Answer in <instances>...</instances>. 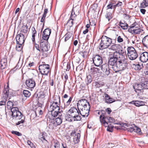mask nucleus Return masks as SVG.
<instances>
[{"instance_id": "obj_46", "label": "nucleus", "mask_w": 148, "mask_h": 148, "mask_svg": "<svg viewBox=\"0 0 148 148\" xmlns=\"http://www.w3.org/2000/svg\"><path fill=\"white\" fill-rule=\"evenodd\" d=\"M117 41L118 43H121L123 41V38L120 36H118L117 38Z\"/></svg>"}, {"instance_id": "obj_39", "label": "nucleus", "mask_w": 148, "mask_h": 148, "mask_svg": "<svg viewBox=\"0 0 148 148\" xmlns=\"http://www.w3.org/2000/svg\"><path fill=\"white\" fill-rule=\"evenodd\" d=\"M105 16L106 18L108 20V21H109L113 17L112 14L111 12H108L107 13Z\"/></svg>"}, {"instance_id": "obj_3", "label": "nucleus", "mask_w": 148, "mask_h": 148, "mask_svg": "<svg viewBox=\"0 0 148 148\" xmlns=\"http://www.w3.org/2000/svg\"><path fill=\"white\" fill-rule=\"evenodd\" d=\"M112 39L106 36H103L101 38V42L100 44L99 48L100 49H103L107 48L112 43Z\"/></svg>"}, {"instance_id": "obj_38", "label": "nucleus", "mask_w": 148, "mask_h": 148, "mask_svg": "<svg viewBox=\"0 0 148 148\" xmlns=\"http://www.w3.org/2000/svg\"><path fill=\"white\" fill-rule=\"evenodd\" d=\"M23 95L25 97H28L30 96L31 93L27 90H24L23 91Z\"/></svg>"}, {"instance_id": "obj_2", "label": "nucleus", "mask_w": 148, "mask_h": 148, "mask_svg": "<svg viewBox=\"0 0 148 148\" xmlns=\"http://www.w3.org/2000/svg\"><path fill=\"white\" fill-rule=\"evenodd\" d=\"M127 59L126 55L124 54L123 55H121L119 59H118L116 66L112 68L113 70L117 72L125 70L127 66Z\"/></svg>"}, {"instance_id": "obj_29", "label": "nucleus", "mask_w": 148, "mask_h": 148, "mask_svg": "<svg viewBox=\"0 0 148 148\" xmlns=\"http://www.w3.org/2000/svg\"><path fill=\"white\" fill-rule=\"evenodd\" d=\"M73 21L69 19L68 21L66 24L65 25V27H67V28L69 29L73 25Z\"/></svg>"}, {"instance_id": "obj_50", "label": "nucleus", "mask_w": 148, "mask_h": 148, "mask_svg": "<svg viewBox=\"0 0 148 148\" xmlns=\"http://www.w3.org/2000/svg\"><path fill=\"white\" fill-rule=\"evenodd\" d=\"M23 29L22 30V32L24 33H26L28 31V26L26 25L23 27Z\"/></svg>"}, {"instance_id": "obj_59", "label": "nucleus", "mask_w": 148, "mask_h": 148, "mask_svg": "<svg viewBox=\"0 0 148 148\" xmlns=\"http://www.w3.org/2000/svg\"><path fill=\"white\" fill-rule=\"evenodd\" d=\"M24 122V120L23 119H22L21 121H18L17 123H16L17 125H19L21 124H22Z\"/></svg>"}, {"instance_id": "obj_20", "label": "nucleus", "mask_w": 148, "mask_h": 148, "mask_svg": "<svg viewBox=\"0 0 148 148\" xmlns=\"http://www.w3.org/2000/svg\"><path fill=\"white\" fill-rule=\"evenodd\" d=\"M105 102L107 103H110L115 101L114 99L111 98L107 94H104Z\"/></svg>"}, {"instance_id": "obj_4", "label": "nucleus", "mask_w": 148, "mask_h": 148, "mask_svg": "<svg viewBox=\"0 0 148 148\" xmlns=\"http://www.w3.org/2000/svg\"><path fill=\"white\" fill-rule=\"evenodd\" d=\"M127 51V56L130 60H134L137 57V53L133 47L132 46L128 47Z\"/></svg>"}, {"instance_id": "obj_41", "label": "nucleus", "mask_w": 148, "mask_h": 148, "mask_svg": "<svg viewBox=\"0 0 148 148\" xmlns=\"http://www.w3.org/2000/svg\"><path fill=\"white\" fill-rule=\"evenodd\" d=\"M22 44H17L16 46V50L18 51H21L22 49Z\"/></svg>"}, {"instance_id": "obj_34", "label": "nucleus", "mask_w": 148, "mask_h": 148, "mask_svg": "<svg viewBox=\"0 0 148 148\" xmlns=\"http://www.w3.org/2000/svg\"><path fill=\"white\" fill-rule=\"evenodd\" d=\"M32 40L33 42H34L35 41V34L36 33V31L35 30V28L34 27H33L32 28Z\"/></svg>"}, {"instance_id": "obj_7", "label": "nucleus", "mask_w": 148, "mask_h": 148, "mask_svg": "<svg viewBox=\"0 0 148 148\" xmlns=\"http://www.w3.org/2000/svg\"><path fill=\"white\" fill-rule=\"evenodd\" d=\"M39 69L42 75H47L50 71V66L48 64L40 65Z\"/></svg>"}, {"instance_id": "obj_1", "label": "nucleus", "mask_w": 148, "mask_h": 148, "mask_svg": "<svg viewBox=\"0 0 148 148\" xmlns=\"http://www.w3.org/2000/svg\"><path fill=\"white\" fill-rule=\"evenodd\" d=\"M72 97H70L68 100L64 103V109L66 111H68L69 114L72 117V119L69 120L70 121H80L81 119V116H79V112L77 109L74 107L71 108L69 110V105L72 99Z\"/></svg>"}, {"instance_id": "obj_53", "label": "nucleus", "mask_w": 148, "mask_h": 148, "mask_svg": "<svg viewBox=\"0 0 148 148\" xmlns=\"http://www.w3.org/2000/svg\"><path fill=\"white\" fill-rule=\"evenodd\" d=\"M65 41H66L70 38L71 37V35L70 34H66L65 35Z\"/></svg>"}, {"instance_id": "obj_16", "label": "nucleus", "mask_w": 148, "mask_h": 148, "mask_svg": "<svg viewBox=\"0 0 148 148\" xmlns=\"http://www.w3.org/2000/svg\"><path fill=\"white\" fill-rule=\"evenodd\" d=\"M128 103L133 104L137 107H139L145 105L146 103L143 101L137 100L132 101L129 102Z\"/></svg>"}, {"instance_id": "obj_22", "label": "nucleus", "mask_w": 148, "mask_h": 148, "mask_svg": "<svg viewBox=\"0 0 148 148\" xmlns=\"http://www.w3.org/2000/svg\"><path fill=\"white\" fill-rule=\"evenodd\" d=\"M49 111L51 112V114L52 116L53 117H55L56 116L58 115L59 116H61L62 112H61L59 111L60 110H49Z\"/></svg>"}, {"instance_id": "obj_51", "label": "nucleus", "mask_w": 148, "mask_h": 148, "mask_svg": "<svg viewBox=\"0 0 148 148\" xmlns=\"http://www.w3.org/2000/svg\"><path fill=\"white\" fill-rule=\"evenodd\" d=\"M12 133L13 134L16 135L18 136H21L22 135V134H21V133L17 131H12Z\"/></svg>"}, {"instance_id": "obj_10", "label": "nucleus", "mask_w": 148, "mask_h": 148, "mask_svg": "<svg viewBox=\"0 0 148 148\" xmlns=\"http://www.w3.org/2000/svg\"><path fill=\"white\" fill-rule=\"evenodd\" d=\"M101 69L105 76H108L110 73V69L109 68V64H108L105 63L102 65Z\"/></svg>"}, {"instance_id": "obj_47", "label": "nucleus", "mask_w": 148, "mask_h": 148, "mask_svg": "<svg viewBox=\"0 0 148 148\" xmlns=\"http://www.w3.org/2000/svg\"><path fill=\"white\" fill-rule=\"evenodd\" d=\"M7 87L6 88H4L3 92L5 95V96L8 97L9 92V89L8 88V87H9L8 86H7Z\"/></svg>"}, {"instance_id": "obj_6", "label": "nucleus", "mask_w": 148, "mask_h": 148, "mask_svg": "<svg viewBox=\"0 0 148 148\" xmlns=\"http://www.w3.org/2000/svg\"><path fill=\"white\" fill-rule=\"evenodd\" d=\"M12 113V115L14 118H16V119H20L22 117L23 115L21 112L19 111L18 108L16 107L12 108L11 110Z\"/></svg>"}, {"instance_id": "obj_43", "label": "nucleus", "mask_w": 148, "mask_h": 148, "mask_svg": "<svg viewBox=\"0 0 148 148\" xmlns=\"http://www.w3.org/2000/svg\"><path fill=\"white\" fill-rule=\"evenodd\" d=\"M76 16V15L75 14V12L72 11L71 13L69 19L73 21L75 19Z\"/></svg>"}, {"instance_id": "obj_48", "label": "nucleus", "mask_w": 148, "mask_h": 148, "mask_svg": "<svg viewBox=\"0 0 148 148\" xmlns=\"http://www.w3.org/2000/svg\"><path fill=\"white\" fill-rule=\"evenodd\" d=\"M143 89H148V82H145L144 83H142Z\"/></svg>"}, {"instance_id": "obj_33", "label": "nucleus", "mask_w": 148, "mask_h": 148, "mask_svg": "<svg viewBox=\"0 0 148 148\" xmlns=\"http://www.w3.org/2000/svg\"><path fill=\"white\" fill-rule=\"evenodd\" d=\"M119 25L123 29H126L127 28V24L124 22H123L120 21L119 23Z\"/></svg>"}, {"instance_id": "obj_9", "label": "nucleus", "mask_w": 148, "mask_h": 148, "mask_svg": "<svg viewBox=\"0 0 148 148\" xmlns=\"http://www.w3.org/2000/svg\"><path fill=\"white\" fill-rule=\"evenodd\" d=\"M93 61L95 65L97 66H100L103 63V59L99 55H95L93 58Z\"/></svg>"}, {"instance_id": "obj_14", "label": "nucleus", "mask_w": 148, "mask_h": 148, "mask_svg": "<svg viewBox=\"0 0 148 148\" xmlns=\"http://www.w3.org/2000/svg\"><path fill=\"white\" fill-rule=\"evenodd\" d=\"M51 29L47 28L45 29L44 31L42 34V38L45 40H47L49 37L51 33Z\"/></svg>"}, {"instance_id": "obj_55", "label": "nucleus", "mask_w": 148, "mask_h": 148, "mask_svg": "<svg viewBox=\"0 0 148 148\" xmlns=\"http://www.w3.org/2000/svg\"><path fill=\"white\" fill-rule=\"evenodd\" d=\"M107 9H115V8L114 6H112L111 4L108 5L107 6Z\"/></svg>"}, {"instance_id": "obj_12", "label": "nucleus", "mask_w": 148, "mask_h": 148, "mask_svg": "<svg viewBox=\"0 0 148 148\" xmlns=\"http://www.w3.org/2000/svg\"><path fill=\"white\" fill-rule=\"evenodd\" d=\"M26 84L27 87L30 88H33L36 85L35 82L32 78L27 80L26 81Z\"/></svg>"}, {"instance_id": "obj_40", "label": "nucleus", "mask_w": 148, "mask_h": 148, "mask_svg": "<svg viewBox=\"0 0 148 148\" xmlns=\"http://www.w3.org/2000/svg\"><path fill=\"white\" fill-rule=\"evenodd\" d=\"M13 106V104L10 101H8L7 103V108L8 109H10L12 108V106Z\"/></svg>"}, {"instance_id": "obj_19", "label": "nucleus", "mask_w": 148, "mask_h": 148, "mask_svg": "<svg viewBox=\"0 0 148 148\" xmlns=\"http://www.w3.org/2000/svg\"><path fill=\"white\" fill-rule=\"evenodd\" d=\"M101 115L100 116V121L101 123L102 124L104 122L105 119L108 117L106 116V111L104 110H101Z\"/></svg>"}, {"instance_id": "obj_58", "label": "nucleus", "mask_w": 148, "mask_h": 148, "mask_svg": "<svg viewBox=\"0 0 148 148\" xmlns=\"http://www.w3.org/2000/svg\"><path fill=\"white\" fill-rule=\"evenodd\" d=\"M85 51H84V52H79V55L84 58L85 57Z\"/></svg>"}, {"instance_id": "obj_17", "label": "nucleus", "mask_w": 148, "mask_h": 148, "mask_svg": "<svg viewBox=\"0 0 148 148\" xmlns=\"http://www.w3.org/2000/svg\"><path fill=\"white\" fill-rule=\"evenodd\" d=\"M134 88V89L135 91L136 92L139 93L141 92L142 90L143 89L142 84H135L133 86Z\"/></svg>"}, {"instance_id": "obj_61", "label": "nucleus", "mask_w": 148, "mask_h": 148, "mask_svg": "<svg viewBox=\"0 0 148 148\" xmlns=\"http://www.w3.org/2000/svg\"><path fill=\"white\" fill-rule=\"evenodd\" d=\"M62 148H68V147L66 145L65 143H62Z\"/></svg>"}, {"instance_id": "obj_36", "label": "nucleus", "mask_w": 148, "mask_h": 148, "mask_svg": "<svg viewBox=\"0 0 148 148\" xmlns=\"http://www.w3.org/2000/svg\"><path fill=\"white\" fill-rule=\"evenodd\" d=\"M57 125L54 122V121H51L49 123L48 127L51 129L52 130L56 127Z\"/></svg>"}, {"instance_id": "obj_28", "label": "nucleus", "mask_w": 148, "mask_h": 148, "mask_svg": "<svg viewBox=\"0 0 148 148\" xmlns=\"http://www.w3.org/2000/svg\"><path fill=\"white\" fill-rule=\"evenodd\" d=\"M62 115L61 116H60L55 119V121H54V122L57 126L60 125L62 123Z\"/></svg>"}, {"instance_id": "obj_8", "label": "nucleus", "mask_w": 148, "mask_h": 148, "mask_svg": "<svg viewBox=\"0 0 148 148\" xmlns=\"http://www.w3.org/2000/svg\"><path fill=\"white\" fill-rule=\"evenodd\" d=\"M90 106L77 108L79 114L83 117H87L89 114Z\"/></svg>"}, {"instance_id": "obj_60", "label": "nucleus", "mask_w": 148, "mask_h": 148, "mask_svg": "<svg viewBox=\"0 0 148 148\" xmlns=\"http://www.w3.org/2000/svg\"><path fill=\"white\" fill-rule=\"evenodd\" d=\"M90 76H88L87 77V81L88 83H90L92 81V79L90 78Z\"/></svg>"}, {"instance_id": "obj_62", "label": "nucleus", "mask_w": 148, "mask_h": 148, "mask_svg": "<svg viewBox=\"0 0 148 148\" xmlns=\"http://www.w3.org/2000/svg\"><path fill=\"white\" fill-rule=\"evenodd\" d=\"M6 101H0V106L4 105L5 104Z\"/></svg>"}, {"instance_id": "obj_25", "label": "nucleus", "mask_w": 148, "mask_h": 148, "mask_svg": "<svg viewBox=\"0 0 148 148\" xmlns=\"http://www.w3.org/2000/svg\"><path fill=\"white\" fill-rule=\"evenodd\" d=\"M131 33L135 34H139L143 31L142 29L137 27H135V28L133 29H131Z\"/></svg>"}, {"instance_id": "obj_54", "label": "nucleus", "mask_w": 148, "mask_h": 148, "mask_svg": "<svg viewBox=\"0 0 148 148\" xmlns=\"http://www.w3.org/2000/svg\"><path fill=\"white\" fill-rule=\"evenodd\" d=\"M63 75L64 76V82L65 83L66 82L67 80L68 79V76L67 75L66 73L63 74Z\"/></svg>"}, {"instance_id": "obj_45", "label": "nucleus", "mask_w": 148, "mask_h": 148, "mask_svg": "<svg viewBox=\"0 0 148 148\" xmlns=\"http://www.w3.org/2000/svg\"><path fill=\"white\" fill-rule=\"evenodd\" d=\"M138 25V24L136 22H134L133 24H132L130 26V28L129 29V31L131 30V29H133L135 28L136 27L135 26Z\"/></svg>"}, {"instance_id": "obj_11", "label": "nucleus", "mask_w": 148, "mask_h": 148, "mask_svg": "<svg viewBox=\"0 0 148 148\" xmlns=\"http://www.w3.org/2000/svg\"><path fill=\"white\" fill-rule=\"evenodd\" d=\"M77 105V108H81L82 107H86L88 106H90V105L87 100L82 99L78 101Z\"/></svg>"}, {"instance_id": "obj_26", "label": "nucleus", "mask_w": 148, "mask_h": 148, "mask_svg": "<svg viewBox=\"0 0 148 148\" xmlns=\"http://www.w3.org/2000/svg\"><path fill=\"white\" fill-rule=\"evenodd\" d=\"M41 49L43 51H47L48 50L47 45L45 42H41L40 43Z\"/></svg>"}, {"instance_id": "obj_24", "label": "nucleus", "mask_w": 148, "mask_h": 148, "mask_svg": "<svg viewBox=\"0 0 148 148\" xmlns=\"http://www.w3.org/2000/svg\"><path fill=\"white\" fill-rule=\"evenodd\" d=\"M142 42L144 47L148 49V35L145 36L143 38Z\"/></svg>"}, {"instance_id": "obj_27", "label": "nucleus", "mask_w": 148, "mask_h": 148, "mask_svg": "<svg viewBox=\"0 0 148 148\" xmlns=\"http://www.w3.org/2000/svg\"><path fill=\"white\" fill-rule=\"evenodd\" d=\"M121 47V46L119 44H114L111 46L109 48L110 49L116 51L119 49Z\"/></svg>"}, {"instance_id": "obj_56", "label": "nucleus", "mask_w": 148, "mask_h": 148, "mask_svg": "<svg viewBox=\"0 0 148 148\" xmlns=\"http://www.w3.org/2000/svg\"><path fill=\"white\" fill-rule=\"evenodd\" d=\"M122 4V3L121 2L119 1L118 3L115 4V5H114V6L115 8L117 7H119Z\"/></svg>"}, {"instance_id": "obj_30", "label": "nucleus", "mask_w": 148, "mask_h": 148, "mask_svg": "<svg viewBox=\"0 0 148 148\" xmlns=\"http://www.w3.org/2000/svg\"><path fill=\"white\" fill-rule=\"evenodd\" d=\"M80 137V135L79 133H77V135H75L73 138V141L75 143H77L79 142Z\"/></svg>"}, {"instance_id": "obj_18", "label": "nucleus", "mask_w": 148, "mask_h": 148, "mask_svg": "<svg viewBox=\"0 0 148 148\" xmlns=\"http://www.w3.org/2000/svg\"><path fill=\"white\" fill-rule=\"evenodd\" d=\"M140 59L142 62H146L148 60V53L147 52L143 53L140 56Z\"/></svg>"}, {"instance_id": "obj_35", "label": "nucleus", "mask_w": 148, "mask_h": 148, "mask_svg": "<svg viewBox=\"0 0 148 148\" xmlns=\"http://www.w3.org/2000/svg\"><path fill=\"white\" fill-rule=\"evenodd\" d=\"M148 6V0H144L140 3V7L145 8Z\"/></svg>"}, {"instance_id": "obj_52", "label": "nucleus", "mask_w": 148, "mask_h": 148, "mask_svg": "<svg viewBox=\"0 0 148 148\" xmlns=\"http://www.w3.org/2000/svg\"><path fill=\"white\" fill-rule=\"evenodd\" d=\"M46 134V133L45 132H43L42 133V134L41 135V136H40V138L41 140L43 141L44 140H46L45 139V135Z\"/></svg>"}, {"instance_id": "obj_5", "label": "nucleus", "mask_w": 148, "mask_h": 148, "mask_svg": "<svg viewBox=\"0 0 148 148\" xmlns=\"http://www.w3.org/2000/svg\"><path fill=\"white\" fill-rule=\"evenodd\" d=\"M105 120H104V122L102 124L105 127H107V130L110 132H112V129L114 127V126L111 125V124L110 123H114L115 120L114 119L111 117H108L107 118L105 119Z\"/></svg>"}, {"instance_id": "obj_63", "label": "nucleus", "mask_w": 148, "mask_h": 148, "mask_svg": "<svg viewBox=\"0 0 148 148\" xmlns=\"http://www.w3.org/2000/svg\"><path fill=\"white\" fill-rule=\"evenodd\" d=\"M37 112H38V113H39L40 115H42L43 114V111L42 110H37L36 111Z\"/></svg>"}, {"instance_id": "obj_57", "label": "nucleus", "mask_w": 148, "mask_h": 148, "mask_svg": "<svg viewBox=\"0 0 148 148\" xmlns=\"http://www.w3.org/2000/svg\"><path fill=\"white\" fill-rule=\"evenodd\" d=\"M105 111H106V112H107L108 114H110L112 111L111 109L110 108H107L106 109Z\"/></svg>"}, {"instance_id": "obj_32", "label": "nucleus", "mask_w": 148, "mask_h": 148, "mask_svg": "<svg viewBox=\"0 0 148 148\" xmlns=\"http://www.w3.org/2000/svg\"><path fill=\"white\" fill-rule=\"evenodd\" d=\"M123 55L124 54H120L117 51H115L112 54V57L117 58V59L118 60L119 59V57L121 55Z\"/></svg>"}, {"instance_id": "obj_42", "label": "nucleus", "mask_w": 148, "mask_h": 148, "mask_svg": "<svg viewBox=\"0 0 148 148\" xmlns=\"http://www.w3.org/2000/svg\"><path fill=\"white\" fill-rule=\"evenodd\" d=\"M133 67L134 68V69L136 70H140L142 68V66L140 65L139 64H134L133 65Z\"/></svg>"}, {"instance_id": "obj_13", "label": "nucleus", "mask_w": 148, "mask_h": 148, "mask_svg": "<svg viewBox=\"0 0 148 148\" xmlns=\"http://www.w3.org/2000/svg\"><path fill=\"white\" fill-rule=\"evenodd\" d=\"M25 36L22 34L17 35L16 37V44H23L25 41Z\"/></svg>"}, {"instance_id": "obj_31", "label": "nucleus", "mask_w": 148, "mask_h": 148, "mask_svg": "<svg viewBox=\"0 0 148 148\" xmlns=\"http://www.w3.org/2000/svg\"><path fill=\"white\" fill-rule=\"evenodd\" d=\"M99 70V69L97 68L92 67L90 69V72L92 75H95L96 74Z\"/></svg>"}, {"instance_id": "obj_21", "label": "nucleus", "mask_w": 148, "mask_h": 148, "mask_svg": "<svg viewBox=\"0 0 148 148\" xmlns=\"http://www.w3.org/2000/svg\"><path fill=\"white\" fill-rule=\"evenodd\" d=\"M7 61L6 57L2 58L0 61L1 68L2 69H5L7 65Z\"/></svg>"}, {"instance_id": "obj_37", "label": "nucleus", "mask_w": 148, "mask_h": 148, "mask_svg": "<svg viewBox=\"0 0 148 148\" xmlns=\"http://www.w3.org/2000/svg\"><path fill=\"white\" fill-rule=\"evenodd\" d=\"M60 144L57 141H54V145H51V148H60Z\"/></svg>"}, {"instance_id": "obj_44", "label": "nucleus", "mask_w": 148, "mask_h": 148, "mask_svg": "<svg viewBox=\"0 0 148 148\" xmlns=\"http://www.w3.org/2000/svg\"><path fill=\"white\" fill-rule=\"evenodd\" d=\"M133 125L134 126H132L129 127L127 128L128 131H129L131 132H134V130H135V125Z\"/></svg>"}, {"instance_id": "obj_64", "label": "nucleus", "mask_w": 148, "mask_h": 148, "mask_svg": "<svg viewBox=\"0 0 148 148\" xmlns=\"http://www.w3.org/2000/svg\"><path fill=\"white\" fill-rule=\"evenodd\" d=\"M48 9H45L44 11V13L43 14V15H46V14L48 12Z\"/></svg>"}, {"instance_id": "obj_15", "label": "nucleus", "mask_w": 148, "mask_h": 148, "mask_svg": "<svg viewBox=\"0 0 148 148\" xmlns=\"http://www.w3.org/2000/svg\"><path fill=\"white\" fill-rule=\"evenodd\" d=\"M60 105L57 101H53L49 108V110H60Z\"/></svg>"}, {"instance_id": "obj_49", "label": "nucleus", "mask_w": 148, "mask_h": 148, "mask_svg": "<svg viewBox=\"0 0 148 148\" xmlns=\"http://www.w3.org/2000/svg\"><path fill=\"white\" fill-rule=\"evenodd\" d=\"M135 130H134V132L138 133L139 134H140V133L141 132V131L140 129L138 127L136 126L135 125Z\"/></svg>"}, {"instance_id": "obj_23", "label": "nucleus", "mask_w": 148, "mask_h": 148, "mask_svg": "<svg viewBox=\"0 0 148 148\" xmlns=\"http://www.w3.org/2000/svg\"><path fill=\"white\" fill-rule=\"evenodd\" d=\"M118 59L116 58H114L111 57L109 60V64L112 66V67H113L114 66H116L117 63Z\"/></svg>"}]
</instances>
